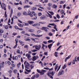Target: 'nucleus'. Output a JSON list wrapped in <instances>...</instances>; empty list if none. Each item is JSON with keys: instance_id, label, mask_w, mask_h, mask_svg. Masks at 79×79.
Masks as SVG:
<instances>
[{"instance_id": "obj_28", "label": "nucleus", "mask_w": 79, "mask_h": 79, "mask_svg": "<svg viewBox=\"0 0 79 79\" xmlns=\"http://www.w3.org/2000/svg\"><path fill=\"white\" fill-rule=\"evenodd\" d=\"M24 40L26 41H31V40L30 39H27V38H25Z\"/></svg>"}, {"instance_id": "obj_61", "label": "nucleus", "mask_w": 79, "mask_h": 79, "mask_svg": "<svg viewBox=\"0 0 79 79\" xmlns=\"http://www.w3.org/2000/svg\"><path fill=\"white\" fill-rule=\"evenodd\" d=\"M66 65H64L62 69H64V68H66Z\"/></svg>"}, {"instance_id": "obj_16", "label": "nucleus", "mask_w": 79, "mask_h": 79, "mask_svg": "<svg viewBox=\"0 0 79 79\" xmlns=\"http://www.w3.org/2000/svg\"><path fill=\"white\" fill-rule=\"evenodd\" d=\"M58 68V64H56V65L55 68V71H56V69H57V68Z\"/></svg>"}, {"instance_id": "obj_31", "label": "nucleus", "mask_w": 79, "mask_h": 79, "mask_svg": "<svg viewBox=\"0 0 79 79\" xmlns=\"http://www.w3.org/2000/svg\"><path fill=\"white\" fill-rule=\"evenodd\" d=\"M48 12L49 13H50V14H51V15H54V13H53V12L49 11Z\"/></svg>"}, {"instance_id": "obj_37", "label": "nucleus", "mask_w": 79, "mask_h": 79, "mask_svg": "<svg viewBox=\"0 0 79 79\" xmlns=\"http://www.w3.org/2000/svg\"><path fill=\"white\" fill-rule=\"evenodd\" d=\"M21 15V14L20 13H19L18 14H17V16L18 17H19V16H20Z\"/></svg>"}, {"instance_id": "obj_62", "label": "nucleus", "mask_w": 79, "mask_h": 79, "mask_svg": "<svg viewBox=\"0 0 79 79\" xmlns=\"http://www.w3.org/2000/svg\"><path fill=\"white\" fill-rule=\"evenodd\" d=\"M19 30V31H23V28H19V29H18Z\"/></svg>"}, {"instance_id": "obj_8", "label": "nucleus", "mask_w": 79, "mask_h": 79, "mask_svg": "<svg viewBox=\"0 0 79 79\" xmlns=\"http://www.w3.org/2000/svg\"><path fill=\"white\" fill-rule=\"evenodd\" d=\"M28 15H30L31 17H33V15H32V14H31V12L30 11H28Z\"/></svg>"}, {"instance_id": "obj_35", "label": "nucleus", "mask_w": 79, "mask_h": 79, "mask_svg": "<svg viewBox=\"0 0 79 79\" xmlns=\"http://www.w3.org/2000/svg\"><path fill=\"white\" fill-rule=\"evenodd\" d=\"M57 53H58V52H55V56H56V57H58V55L57 54Z\"/></svg>"}, {"instance_id": "obj_58", "label": "nucleus", "mask_w": 79, "mask_h": 79, "mask_svg": "<svg viewBox=\"0 0 79 79\" xmlns=\"http://www.w3.org/2000/svg\"><path fill=\"white\" fill-rule=\"evenodd\" d=\"M45 58V56H43V57L41 59V61H43V60H44V59Z\"/></svg>"}, {"instance_id": "obj_64", "label": "nucleus", "mask_w": 79, "mask_h": 79, "mask_svg": "<svg viewBox=\"0 0 79 79\" xmlns=\"http://www.w3.org/2000/svg\"><path fill=\"white\" fill-rule=\"evenodd\" d=\"M63 3V1H61L60 2V4H62Z\"/></svg>"}, {"instance_id": "obj_40", "label": "nucleus", "mask_w": 79, "mask_h": 79, "mask_svg": "<svg viewBox=\"0 0 79 79\" xmlns=\"http://www.w3.org/2000/svg\"><path fill=\"white\" fill-rule=\"evenodd\" d=\"M25 3H28L29 0H25Z\"/></svg>"}, {"instance_id": "obj_44", "label": "nucleus", "mask_w": 79, "mask_h": 79, "mask_svg": "<svg viewBox=\"0 0 79 79\" xmlns=\"http://www.w3.org/2000/svg\"><path fill=\"white\" fill-rule=\"evenodd\" d=\"M35 75H34L33 76L31 77V79H35Z\"/></svg>"}, {"instance_id": "obj_63", "label": "nucleus", "mask_w": 79, "mask_h": 79, "mask_svg": "<svg viewBox=\"0 0 79 79\" xmlns=\"http://www.w3.org/2000/svg\"><path fill=\"white\" fill-rule=\"evenodd\" d=\"M18 10H22V8L21 7H19L18 8Z\"/></svg>"}, {"instance_id": "obj_30", "label": "nucleus", "mask_w": 79, "mask_h": 79, "mask_svg": "<svg viewBox=\"0 0 79 79\" xmlns=\"http://www.w3.org/2000/svg\"><path fill=\"white\" fill-rule=\"evenodd\" d=\"M56 16L58 19H60V16L58 14H57Z\"/></svg>"}, {"instance_id": "obj_33", "label": "nucleus", "mask_w": 79, "mask_h": 79, "mask_svg": "<svg viewBox=\"0 0 79 79\" xmlns=\"http://www.w3.org/2000/svg\"><path fill=\"white\" fill-rule=\"evenodd\" d=\"M12 14H13V9H11V10L10 14V16L12 15Z\"/></svg>"}, {"instance_id": "obj_6", "label": "nucleus", "mask_w": 79, "mask_h": 79, "mask_svg": "<svg viewBox=\"0 0 79 79\" xmlns=\"http://www.w3.org/2000/svg\"><path fill=\"white\" fill-rule=\"evenodd\" d=\"M36 47L35 48V49L37 50H39L40 49V48H41V45H39L38 46L36 45Z\"/></svg>"}, {"instance_id": "obj_18", "label": "nucleus", "mask_w": 79, "mask_h": 79, "mask_svg": "<svg viewBox=\"0 0 79 79\" xmlns=\"http://www.w3.org/2000/svg\"><path fill=\"white\" fill-rule=\"evenodd\" d=\"M35 75V77H36V78H38V77H39V73H37Z\"/></svg>"}, {"instance_id": "obj_50", "label": "nucleus", "mask_w": 79, "mask_h": 79, "mask_svg": "<svg viewBox=\"0 0 79 79\" xmlns=\"http://www.w3.org/2000/svg\"><path fill=\"white\" fill-rule=\"evenodd\" d=\"M79 17V15H76L75 16V19H77L78 18V17Z\"/></svg>"}, {"instance_id": "obj_5", "label": "nucleus", "mask_w": 79, "mask_h": 79, "mask_svg": "<svg viewBox=\"0 0 79 79\" xmlns=\"http://www.w3.org/2000/svg\"><path fill=\"white\" fill-rule=\"evenodd\" d=\"M56 72L52 71V72H49L48 74H51V75H52V76H54V74H55Z\"/></svg>"}, {"instance_id": "obj_36", "label": "nucleus", "mask_w": 79, "mask_h": 79, "mask_svg": "<svg viewBox=\"0 0 79 79\" xmlns=\"http://www.w3.org/2000/svg\"><path fill=\"white\" fill-rule=\"evenodd\" d=\"M37 50L36 49H33V50H31V52H37Z\"/></svg>"}, {"instance_id": "obj_56", "label": "nucleus", "mask_w": 79, "mask_h": 79, "mask_svg": "<svg viewBox=\"0 0 79 79\" xmlns=\"http://www.w3.org/2000/svg\"><path fill=\"white\" fill-rule=\"evenodd\" d=\"M48 34L49 35H50V36H52V35H53L52 33L51 32H49Z\"/></svg>"}, {"instance_id": "obj_51", "label": "nucleus", "mask_w": 79, "mask_h": 79, "mask_svg": "<svg viewBox=\"0 0 79 79\" xmlns=\"http://www.w3.org/2000/svg\"><path fill=\"white\" fill-rule=\"evenodd\" d=\"M37 17L35 16L34 18H32V19H37Z\"/></svg>"}, {"instance_id": "obj_42", "label": "nucleus", "mask_w": 79, "mask_h": 79, "mask_svg": "<svg viewBox=\"0 0 79 79\" xmlns=\"http://www.w3.org/2000/svg\"><path fill=\"white\" fill-rule=\"evenodd\" d=\"M4 16H5V17H6H6H7V14H6V11H5Z\"/></svg>"}, {"instance_id": "obj_13", "label": "nucleus", "mask_w": 79, "mask_h": 79, "mask_svg": "<svg viewBox=\"0 0 79 79\" xmlns=\"http://www.w3.org/2000/svg\"><path fill=\"white\" fill-rule=\"evenodd\" d=\"M45 18V16L44 15H43L41 16V17H40V19H44Z\"/></svg>"}, {"instance_id": "obj_19", "label": "nucleus", "mask_w": 79, "mask_h": 79, "mask_svg": "<svg viewBox=\"0 0 79 79\" xmlns=\"http://www.w3.org/2000/svg\"><path fill=\"white\" fill-rule=\"evenodd\" d=\"M18 25L19 27H23V25L21 24V23H18Z\"/></svg>"}, {"instance_id": "obj_55", "label": "nucleus", "mask_w": 79, "mask_h": 79, "mask_svg": "<svg viewBox=\"0 0 79 79\" xmlns=\"http://www.w3.org/2000/svg\"><path fill=\"white\" fill-rule=\"evenodd\" d=\"M71 58V56H69L68 57H67L66 58L67 60H68V59H69V58Z\"/></svg>"}, {"instance_id": "obj_17", "label": "nucleus", "mask_w": 79, "mask_h": 79, "mask_svg": "<svg viewBox=\"0 0 79 79\" xmlns=\"http://www.w3.org/2000/svg\"><path fill=\"white\" fill-rule=\"evenodd\" d=\"M28 23L30 24H34V22L32 21H29Z\"/></svg>"}, {"instance_id": "obj_38", "label": "nucleus", "mask_w": 79, "mask_h": 79, "mask_svg": "<svg viewBox=\"0 0 79 79\" xmlns=\"http://www.w3.org/2000/svg\"><path fill=\"white\" fill-rule=\"evenodd\" d=\"M36 27H38L39 26H40V24L39 23H35Z\"/></svg>"}, {"instance_id": "obj_46", "label": "nucleus", "mask_w": 79, "mask_h": 79, "mask_svg": "<svg viewBox=\"0 0 79 79\" xmlns=\"http://www.w3.org/2000/svg\"><path fill=\"white\" fill-rule=\"evenodd\" d=\"M48 43H51L53 42V40H49L48 41Z\"/></svg>"}, {"instance_id": "obj_47", "label": "nucleus", "mask_w": 79, "mask_h": 79, "mask_svg": "<svg viewBox=\"0 0 79 79\" xmlns=\"http://www.w3.org/2000/svg\"><path fill=\"white\" fill-rule=\"evenodd\" d=\"M8 73H9V74H11V73H12V70H9L8 71Z\"/></svg>"}, {"instance_id": "obj_23", "label": "nucleus", "mask_w": 79, "mask_h": 79, "mask_svg": "<svg viewBox=\"0 0 79 79\" xmlns=\"http://www.w3.org/2000/svg\"><path fill=\"white\" fill-rule=\"evenodd\" d=\"M30 7V6L26 5L24 6V8H29Z\"/></svg>"}, {"instance_id": "obj_21", "label": "nucleus", "mask_w": 79, "mask_h": 79, "mask_svg": "<svg viewBox=\"0 0 79 79\" xmlns=\"http://www.w3.org/2000/svg\"><path fill=\"white\" fill-rule=\"evenodd\" d=\"M23 15H25V16L27 15V13H26V12L25 11L23 12Z\"/></svg>"}, {"instance_id": "obj_9", "label": "nucleus", "mask_w": 79, "mask_h": 79, "mask_svg": "<svg viewBox=\"0 0 79 79\" xmlns=\"http://www.w3.org/2000/svg\"><path fill=\"white\" fill-rule=\"evenodd\" d=\"M41 29L42 30H44V31H45V32H48V30L46 28V27H42Z\"/></svg>"}, {"instance_id": "obj_45", "label": "nucleus", "mask_w": 79, "mask_h": 79, "mask_svg": "<svg viewBox=\"0 0 79 79\" xmlns=\"http://www.w3.org/2000/svg\"><path fill=\"white\" fill-rule=\"evenodd\" d=\"M13 18L14 19H17L18 18L17 16H15V15H14L13 16Z\"/></svg>"}, {"instance_id": "obj_54", "label": "nucleus", "mask_w": 79, "mask_h": 79, "mask_svg": "<svg viewBox=\"0 0 79 79\" xmlns=\"http://www.w3.org/2000/svg\"><path fill=\"white\" fill-rule=\"evenodd\" d=\"M52 3H48V6H52Z\"/></svg>"}, {"instance_id": "obj_3", "label": "nucleus", "mask_w": 79, "mask_h": 79, "mask_svg": "<svg viewBox=\"0 0 79 79\" xmlns=\"http://www.w3.org/2000/svg\"><path fill=\"white\" fill-rule=\"evenodd\" d=\"M25 56L27 57V58H28L29 60H32V58H31V55L30 54H26Z\"/></svg>"}, {"instance_id": "obj_52", "label": "nucleus", "mask_w": 79, "mask_h": 79, "mask_svg": "<svg viewBox=\"0 0 79 79\" xmlns=\"http://www.w3.org/2000/svg\"><path fill=\"white\" fill-rule=\"evenodd\" d=\"M19 43L20 44H23V41H21L20 40H19Z\"/></svg>"}, {"instance_id": "obj_59", "label": "nucleus", "mask_w": 79, "mask_h": 79, "mask_svg": "<svg viewBox=\"0 0 79 79\" xmlns=\"http://www.w3.org/2000/svg\"><path fill=\"white\" fill-rule=\"evenodd\" d=\"M44 55H47H47H48V53H47V52H44Z\"/></svg>"}, {"instance_id": "obj_14", "label": "nucleus", "mask_w": 79, "mask_h": 79, "mask_svg": "<svg viewBox=\"0 0 79 79\" xmlns=\"http://www.w3.org/2000/svg\"><path fill=\"white\" fill-rule=\"evenodd\" d=\"M57 6H58L56 5V4H53L52 7L53 8L56 9V8H57Z\"/></svg>"}, {"instance_id": "obj_32", "label": "nucleus", "mask_w": 79, "mask_h": 79, "mask_svg": "<svg viewBox=\"0 0 79 79\" xmlns=\"http://www.w3.org/2000/svg\"><path fill=\"white\" fill-rule=\"evenodd\" d=\"M60 13H61V15H63V14L64 13V10L62 9L60 11Z\"/></svg>"}, {"instance_id": "obj_60", "label": "nucleus", "mask_w": 79, "mask_h": 79, "mask_svg": "<svg viewBox=\"0 0 79 79\" xmlns=\"http://www.w3.org/2000/svg\"><path fill=\"white\" fill-rule=\"evenodd\" d=\"M20 51L19 50H18L17 51V53H20Z\"/></svg>"}, {"instance_id": "obj_1", "label": "nucleus", "mask_w": 79, "mask_h": 79, "mask_svg": "<svg viewBox=\"0 0 79 79\" xmlns=\"http://www.w3.org/2000/svg\"><path fill=\"white\" fill-rule=\"evenodd\" d=\"M64 73V71L63 69H60L58 74V76H60L63 75Z\"/></svg>"}, {"instance_id": "obj_26", "label": "nucleus", "mask_w": 79, "mask_h": 79, "mask_svg": "<svg viewBox=\"0 0 79 79\" xmlns=\"http://www.w3.org/2000/svg\"><path fill=\"white\" fill-rule=\"evenodd\" d=\"M38 15L39 16H42V14L41 12H39L38 13Z\"/></svg>"}, {"instance_id": "obj_34", "label": "nucleus", "mask_w": 79, "mask_h": 79, "mask_svg": "<svg viewBox=\"0 0 79 79\" xmlns=\"http://www.w3.org/2000/svg\"><path fill=\"white\" fill-rule=\"evenodd\" d=\"M25 70L26 71H27V72H28V73L30 72L31 71V70L29 69L28 70L26 69H25Z\"/></svg>"}, {"instance_id": "obj_29", "label": "nucleus", "mask_w": 79, "mask_h": 79, "mask_svg": "<svg viewBox=\"0 0 79 79\" xmlns=\"http://www.w3.org/2000/svg\"><path fill=\"white\" fill-rule=\"evenodd\" d=\"M42 35H35V37H42Z\"/></svg>"}, {"instance_id": "obj_49", "label": "nucleus", "mask_w": 79, "mask_h": 79, "mask_svg": "<svg viewBox=\"0 0 79 79\" xmlns=\"http://www.w3.org/2000/svg\"><path fill=\"white\" fill-rule=\"evenodd\" d=\"M0 32L1 33H3V30L2 29H1L0 30Z\"/></svg>"}, {"instance_id": "obj_48", "label": "nucleus", "mask_w": 79, "mask_h": 79, "mask_svg": "<svg viewBox=\"0 0 79 79\" xmlns=\"http://www.w3.org/2000/svg\"><path fill=\"white\" fill-rule=\"evenodd\" d=\"M33 3V2H29V4L31 5H32Z\"/></svg>"}, {"instance_id": "obj_27", "label": "nucleus", "mask_w": 79, "mask_h": 79, "mask_svg": "<svg viewBox=\"0 0 79 79\" xmlns=\"http://www.w3.org/2000/svg\"><path fill=\"white\" fill-rule=\"evenodd\" d=\"M4 27L6 29H8V26L6 25L5 26H4Z\"/></svg>"}, {"instance_id": "obj_41", "label": "nucleus", "mask_w": 79, "mask_h": 79, "mask_svg": "<svg viewBox=\"0 0 79 79\" xmlns=\"http://www.w3.org/2000/svg\"><path fill=\"white\" fill-rule=\"evenodd\" d=\"M15 41H16V44H17L18 43V39H16L15 40Z\"/></svg>"}, {"instance_id": "obj_2", "label": "nucleus", "mask_w": 79, "mask_h": 79, "mask_svg": "<svg viewBox=\"0 0 79 79\" xmlns=\"http://www.w3.org/2000/svg\"><path fill=\"white\" fill-rule=\"evenodd\" d=\"M25 68H27V69H30V68L31 67V65H30V64H29V63H27V64H26V65H25Z\"/></svg>"}, {"instance_id": "obj_12", "label": "nucleus", "mask_w": 79, "mask_h": 79, "mask_svg": "<svg viewBox=\"0 0 79 79\" xmlns=\"http://www.w3.org/2000/svg\"><path fill=\"white\" fill-rule=\"evenodd\" d=\"M47 74L48 76L50 78H51V79H53V77H52V75H50V74H49V73H47Z\"/></svg>"}, {"instance_id": "obj_7", "label": "nucleus", "mask_w": 79, "mask_h": 79, "mask_svg": "<svg viewBox=\"0 0 79 79\" xmlns=\"http://www.w3.org/2000/svg\"><path fill=\"white\" fill-rule=\"evenodd\" d=\"M45 73H46V70H42L41 72V75H44Z\"/></svg>"}, {"instance_id": "obj_24", "label": "nucleus", "mask_w": 79, "mask_h": 79, "mask_svg": "<svg viewBox=\"0 0 79 79\" xmlns=\"http://www.w3.org/2000/svg\"><path fill=\"white\" fill-rule=\"evenodd\" d=\"M58 1H59V0H52V1L54 3H57Z\"/></svg>"}, {"instance_id": "obj_53", "label": "nucleus", "mask_w": 79, "mask_h": 79, "mask_svg": "<svg viewBox=\"0 0 79 79\" xmlns=\"http://www.w3.org/2000/svg\"><path fill=\"white\" fill-rule=\"evenodd\" d=\"M37 52L33 53H32V55H33V56H35V55L36 54H37Z\"/></svg>"}, {"instance_id": "obj_22", "label": "nucleus", "mask_w": 79, "mask_h": 79, "mask_svg": "<svg viewBox=\"0 0 79 79\" xmlns=\"http://www.w3.org/2000/svg\"><path fill=\"white\" fill-rule=\"evenodd\" d=\"M52 45H53V44H50L48 46V47L49 49H50V48H51V47H52Z\"/></svg>"}, {"instance_id": "obj_25", "label": "nucleus", "mask_w": 79, "mask_h": 79, "mask_svg": "<svg viewBox=\"0 0 79 79\" xmlns=\"http://www.w3.org/2000/svg\"><path fill=\"white\" fill-rule=\"evenodd\" d=\"M31 14H32L34 16H36V13H35L34 11H33L31 12Z\"/></svg>"}, {"instance_id": "obj_43", "label": "nucleus", "mask_w": 79, "mask_h": 79, "mask_svg": "<svg viewBox=\"0 0 79 79\" xmlns=\"http://www.w3.org/2000/svg\"><path fill=\"white\" fill-rule=\"evenodd\" d=\"M37 71L38 73H40V74H41V71H40L39 70L37 69Z\"/></svg>"}, {"instance_id": "obj_10", "label": "nucleus", "mask_w": 79, "mask_h": 79, "mask_svg": "<svg viewBox=\"0 0 79 79\" xmlns=\"http://www.w3.org/2000/svg\"><path fill=\"white\" fill-rule=\"evenodd\" d=\"M3 67H4V65L2 63L0 64V70L2 69L3 68Z\"/></svg>"}, {"instance_id": "obj_20", "label": "nucleus", "mask_w": 79, "mask_h": 79, "mask_svg": "<svg viewBox=\"0 0 79 79\" xmlns=\"http://www.w3.org/2000/svg\"><path fill=\"white\" fill-rule=\"evenodd\" d=\"M28 31L29 32H34V30H32V29H29L28 30Z\"/></svg>"}, {"instance_id": "obj_57", "label": "nucleus", "mask_w": 79, "mask_h": 79, "mask_svg": "<svg viewBox=\"0 0 79 79\" xmlns=\"http://www.w3.org/2000/svg\"><path fill=\"white\" fill-rule=\"evenodd\" d=\"M15 28L16 29H19V28L18 27V26H15Z\"/></svg>"}, {"instance_id": "obj_39", "label": "nucleus", "mask_w": 79, "mask_h": 79, "mask_svg": "<svg viewBox=\"0 0 79 79\" xmlns=\"http://www.w3.org/2000/svg\"><path fill=\"white\" fill-rule=\"evenodd\" d=\"M60 68H61V65L59 66L58 68L56 70V72H58L59 70H60Z\"/></svg>"}, {"instance_id": "obj_4", "label": "nucleus", "mask_w": 79, "mask_h": 79, "mask_svg": "<svg viewBox=\"0 0 79 79\" xmlns=\"http://www.w3.org/2000/svg\"><path fill=\"white\" fill-rule=\"evenodd\" d=\"M39 58V56H33L32 60L33 61H35V60H37V58Z\"/></svg>"}, {"instance_id": "obj_15", "label": "nucleus", "mask_w": 79, "mask_h": 79, "mask_svg": "<svg viewBox=\"0 0 79 79\" xmlns=\"http://www.w3.org/2000/svg\"><path fill=\"white\" fill-rule=\"evenodd\" d=\"M31 10H33V11H35V10H37V8L35 7H32L31 8Z\"/></svg>"}, {"instance_id": "obj_11", "label": "nucleus", "mask_w": 79, "mask_h": 79, "mask_svg": "<svg viewBox=\"0 0 79 79\" xmlns=\"http://www.w3.org/2000/svg\"><path fill=\"white\" fill-rule=\"evenodd\" d=\"M2 6H3V8H4V10H6V5L4 3H2Z\"/></svg>"}]
</instances>
